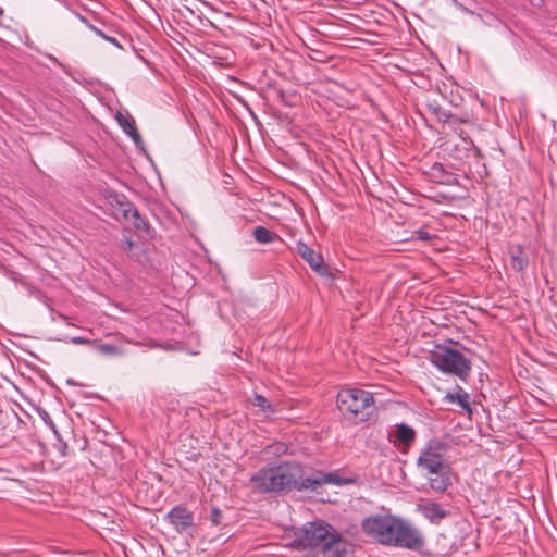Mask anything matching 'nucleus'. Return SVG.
<instances>
[{"mask_svg":"<svg viewBox=\"0 0 557 557\" xmlns=\"http://www.w3.org/2000/svg\"><path fill=\"white\" fill-rule=\"evenodd\" d=\"M362 532L374 542L392 547L420 550L425 545L421 531L393 515H374L361 522Z\"/></svg>","mask_w":557,"mask_h":557,"instance_id":"1","label":"nucleus"},{"mask_svg":"<svg viewBox=\"0 0 557 557\" xmlns=\"http://www.w3.org/2000/svg\"><path fill=\"white\" fill-rule=\"evenodd\" d=\"M293 546L297 549L320 547L323 557H345L348 553L347 540L323 520L305 523L295 533Z\"/></svg>","mask_w":557,"mask_h":557,"instance_id":"2","label":"nucleus"},{"mask_svg":"<svg viewBox=\"0 0 557 557\" xmlns=\"http://www.w3.org/2000/svg\"><path fill=\"white\" fill-rule=\"evenodd\" d=\"M302 475V466L297 461L260 468L250 476V486L258 494H281L293 491Z\"/></svg>","mask_w":557,"mask_h":557,"instance_id":"3","label":"nucleus"},{"mask_svg":"<svg viewBox=\"0 0 557 557\" xmlns=\"http://www.w3.org/2000/svg\"><path fill=\"white\" fill-rule=\"evenodd\" d=\"M336 403L343 417L354 423L369 421L375 411L372 393L360 388L339 391Z\"/></svg>","mask_w":557,"mask_h":557,"instance_id":"4","label":"nucleus"},{"mask_svg":"<svg viewBox=\"0 0 557 557\" xmlns=\"http://www.w3.org/2000/svg\"><path fill=\"white\" fill-rule=\"evenodd\" d=\"M429 360L441 372L457 376L463 382L471 374V361L462 352L449 345L436 344L429 352Z\"/></svg>","mask_w":557,"mask_h":557,"instance_id":"5","label":"nucleus"},{"mask_svg":"<svg viewBox=\"0 0 557 557\" xmlns=\"http://www.w3.org/2000/svg\"><path fill=\"white\" fill-rule=\"evenodd\" d=\"M448 445L440 440H430L420 453L417 466L425 472L445 473L449 462L445 456Z\"/></svg>","mask_w":557,"mask_h":557,"instance_id":"6","label":"nucleus"},{"mask_svg":"<svg viewBox=\"0 0 557 557\" xmlns=\"http://www.w3.org/2000/svg\"><path fill=\"white\" fill-rule=\"evenodd\" d=\"M428 110L435 115L437 122L443 124H448L449 127L454 131H458V125L460 124H471L472 123V114L470 112H460L453 113L443 109L437 102H429L426 104Z\"/></svg>","mask_w":557,"mask_h":557,"instance_id":"7","label":"nucleus"},{"mask_svg":"<svg viewBox=\"0 0 557 557\" xmlns=\"http://www.w3.org/2000/svg\"><path fill=\"white\" fill-rule=\"evenodd\" d=\"M297 253L321 276H329L327 265L324 263L321 253L315 252L306 243L298 240L296 244Z\"/></svg>","mask_w":557,"mask_h":557,"instance_id":"8","label":"nucleus"},{"mask_svg":"<svg viewBox=\"0 0 557 557\" xmlns=\"http://www.w3.org/2000/svg\"><path fill=\"white\" fill-rule=\"evenodd\" d=\"M165 520L178 533L187 532L194 525V515L184 505L173 507L165 516Z\"/></svg>","mask_w":557,"mask_h":557,"instance_id":"9","label":"nucleus"},{"mask_svg":"<svg viewBox=\"0 0 557 557\" xmlns=\"http://www.w3.org/2000/svg\"><path fill=\"white\" fill-rule=\"evenodd\" d=\"M418 510L433 524H440L450 515L449 510L444 509L440 504L432 500H424L419 504Z\"/></svg>","mask_w":557,"mask_h":557,"instance_id":"10","label":"nucleus"},{"mask_svg":"<svg viewBox=\"0 0 557 557\" xmlns=\"http://www.w3.org/2000/svg\"><path fill=\"white\" fill-rule=\"evenodd\" d=\"M508 253L510 257V265L517 272H524L529 264V255L524 247L521 245H510L508 247Z\"/></svg>","mask_w":557,"mask_h":557,"instance_id":"11","label":"nucleus"},{"mask_svg":"<svg viewBox=\"0 0 557 557\" xmlns=\"http://www.w3.org/2000/svg\"><path fill=\"white\" fill-rule=\"evenodd\" d=\"M115 119L123 132L138 145L141 141V136L136 127L135 120L128 113L123 114L122 112H117Z\"/></svg>","mask_w":557,"mask_h":557,"instance_id":"12","label":"nucleus"},{"mask_svg":"<svg viewBox=\"0 0 557 557\" xmlns=\"http://www.w3.org/2000/svg\"><path fill=\"white\" fill-rule=\"evenodd\" d=\"M429 476L430 487L437 492L444 493L451 484V467L447 466L445 473L442 475L438 472H426Z\"/></svg>","mask_w":557,"mask_h":557,"instance_id":"13","label":"nucleus"},{"mask_svg":"<svg viewBox=\"0 0 557 557\" xmlns=\"http://www.w3.org/2000/svg\"><path fill=\"white\" fill-rule=\"evenodd\" d=\"M324 485V482H322V472H317L312 476L304 478V474L300 479L297 480L295 483V486H293V490L296 491H312L318 492V490Z\"/></svg>","mask_w":557,"mask_h":557,"instance_id":"14","label":"nucleus"},{"mask_svg":"<svg viewBox=\"0 0 557 557\" xmlns=\"http://www.w3.org/2000/svg\"><path fill=\"white\" fill-rule=\"evenodd\" d=\"M444 400L448 403H457L465 411L472 413L470 395L459 385H456L455 393H447L444 396Z\"/></svg>","mask_w":557,"mask_h":557,"instance_id":"15","label":"nucleus"},{"mask_svg":"<svg viewBox=\"0 0 557 557\" xmlns=\"http://www.w3.org/2000/svg\"><path fill=\"white\" fill-rule=\"evenodd\" d=\"M431 175L444 185H457L458 178L451 172H448L442 163H434L431 168Z\"/></svg>","mask_w":557,"mask_h":557,"instance_id":"16","label":"nucleus"},{"mask_svg":"<svg viewBox=\"0 0 557 557\" xmlns=\"http://www.w3.org/2000/svg\"><path fill=\"white\" fill-rule=\"evenodd\" d=\"M416 431L413 428L409 426L406 423L396 424L395 438L404 445V447L409 448L416 440Z\"/></svg>","mask_w":557,"mask_h":557,"instance_id":"17","label":"nucleus"},{"mask_svg":"<svg viewBox=\"0 0 557 557\" xmlns=\"http://www.w3.org/2000/svg\"><path fill=\"white\" fill-rule=\"evenodd\" d=\"M322 482H324V485L330 484V485L343 486V485H349V484L357 483L358 478L357 476L344 478L339 474L338 471L327 472V473L322 472Z\"/></svg>","mask_w":557,"mask_h":557,"instance_id":"18","label":"nucleus"},{"mask_svg":"<svg viewBox=\"0 0 557 557\" xmlns=\"http://www.w3.org/2000/svg\"><path fill=\"white\" fill-rule=\"evenodd\" d=\"M252 234H253L255 239L261 244H270L278 237L275 233L269 231L264 226H257L253 230Z\"/></svg>","mask_w":557,"mask_h":557,"instance_id":"19","label":"nucleus"},{"mask_svg":"<svg viewBox=\"0 0 557 557\" xmlns=\"http://www.w3.org/2000/svg\"><path fill=\"white\" fill-rule=\"evenodd\" d=\"M109 205L112 209L121 211L123 208H129V200L124 195L116 193L110 194L108 197Z\"/></svg>","mask_w":557,"mask_h":557,"instance_id":"20","label":"nucleus"},{"mask_svg":"<svg viewBox=\"0 0 557 557\" xmlns=\"http://www.w3.org/2000/svg\"><path fill=\"white\" fill-rule=\"evenodd\" d=\"M131 220L133 221V226L137 231H141L146 234H150L151 226L148 223V221L140 215L138 209L134 210V214Z\"/></svg>","mask_w":557,"mask_h":557,"instance_id":"21","label":"nucleus"},{"mask_svg":"<svg viewBox=\"0 0 557 557\" xmlns=\"http://www.w3.org/2000/svg\"><path fill=\"white\" fill-rule=\"evenodd\" d=\"M251 404L253 406L261 408L263 411H271V412L274 411L270 401L264 396H262L260 394L253 395Z\"/></svg>","mask_w":557,"mask_h":557,"instance_id":"22","label":"nucleus"},{"mask_svg":"<svg viewBox=\"0 0 557 557\" xmlns=\"http://www.w3.org/2000/svg\"><path fill=\"white\" fill-rule=\"evenodd\" d=\"M123 251L127 252L131 257L139 258V253H134V248L137 247L136 243L131 237H123L120 244Z\"/></svg>","mask_w":557,"mask_h":557,"instance_id":"23","label":"nucleus"},{"mask_svg":"<svg viewBox=\"0 0 557 557\" xmlns=\"http://www.w3.org/2000/svg\"><path fill=\"white\" fill-rule=\"evenodd\" d=\"M97 350L101 355H107V356L120 355L121 354V350H120V348L116 345L107 344V343L106 344H99L97 346Z\"/></svg>","mask_w":557,"mask_h":557,"instance_id":"24","label":"nucleus"},{"mask_svg":"<svg viewBox=\"0 0 557 557\" xmlns=\"http://www.w3.org/2000/svg\"><path fill=\"white\" fill-rule=\"evenodd\" d=\"M211 523L215 527H219L223 523V512L216 506L212 507L210 515Z\"/></svg>","mask_w":557,"mask_h":557,"instance_id":"25","label":"nucleus"},{"mask_svg":"<svg viewBox=\"0 0 557 557\" xmlns=\"http://www.w3.org/2000/svg\"><path fill=\"white\" fill-rule=\"evenodd\" d=\"M90 29H92L99 37L103 38L104 40L113 44L114 46H116L117 48L122 49V45L117 41L116 38L114 37H111V36H108L107 34H104L101 29L97 28L96 26L94 25H89Z\"/></svg>","mask_w":557,"mask_h":557,"instance_id":"26","label":"nucleus"},{"mask_svg":"<svg viewBox=\"0 0 557 557\" xmlns=\"http://www.w3.org/2000/svg\"><path fill=\"white\" fill-rule=\"evenodd\" d=\"M432 235L426 232L424 228H419L413 232L412 238L422 240V242H430L432 239Z\"/></svg>","mask_w":557,"mask_h":557,"instance_id":"27","label":"nucleus"},{"mask_svg":"<svg viewBox=\"0 0 557 557\" xmlns=\"http://www.w3.org/2000/svg\"><path fill=\"white\" fill-rule=\"evenodd\" d=\"M137 208L135 207V205L129 201V208H123L120 213L122 214V216L124 218V220L128 221L132 219L133 214H134V210H136Z\"/></svg>","mask_w":557,"mask_h":557,"instance_id":"28","label":"nucleus"},{"mask_svg":"<svg viewBox=\"0 0 557 557\" xmlns=\"http://www.w3.org/2000/svg\"><path fill=\"white\" fill-rule=\"evenodd\" d=\"M66 343H72V344H76V345H81V344H90L91 342L85 337H81V336H73V337H70L69 339H65Z\"/></svg>","mask_w":557,"mask_h":557,"instance_id":"29","label":"nucleus"},{"mask_svg":"<svg viewBox=\"0 0 557 557\" xmlns=\"http://www.w3.org/2000/svg\"><path fill=\"white\" fill-rule=\"evenodd\" d=\"M41 417H42L44 421L46 422V424H48L53 430V432L57 434L55 425H54L52 419L50 418V416L47 412H44V414H41Z\"/></svg>","mask_w":557,"mask_h":557,"instance_id":"30","label":"nucleus"},{"mask_svg":"<svg viewBox=\"0 0 557 557\" xmlns=\"http://www.w3.org/2000/svg\"><path fill=\"white\" fill-rule=\"evenodd\" d=\"M274 447V454H284L287 450V446L283 443H278L273 446Z\"/></svg>","mask_w":557,"mask_h":557,"instance_id":"31","label":"nucleus"},{"mask_svg":"<svg viewBox=\"0 0 557 557\" xmlns=\"http://www.w3.org/2000/svg\"><path fill=\"white\" fill-rule=\"evenodd\" d=\"M451 2H453V4H455L460 10L469 12L468 9L463 4H461L458 0H451Z\"/></svg>","mask_w":557,"mask_h":557,"instance_id":"32","label":"nucleus"},{"mask_svg":"<svg viewBox=\"0 0 557 557\" xmlns=\"http://www.w3.org/2000/svg\"><path fill=\"white\" fill-rule=\"evenodd\" d=\"M459 137L462 139V140H467V134H465V132L460 131L459 133Z\"/></svg>","mask_w":557,"mask_h":557,"instance_id":"33","label":"nucleus"},{"mask_svg":"<svg viewBox=\"0 0 557 557\" xmlns=\"http://www.w3.org/2000/svg\"><path fill=\"white\" fill-rule=\"evenodd\" d=\"M62 445V454L65 455V449L67 448L66 444L65 443H61Z\"/></svg>","mask_w":557,"mask_h":557,"instance_id":"34","label":"nucleus"},{"mask_svg":"<svg viewBox=\"0 0 557 557\" xmlns=\"http://www.w3.org/2000/svg\"><path fill=\"white\" fill-rule=\"evenodd\" d=\"M278 95H280V97L283 99V98H284V95H285L284 90H280V91H278Z\"/></svg>","mask_w":557,"mask_h":557,"instance_id":"35","label":"nucleus"},{"mask_svg":"<svg viewBox=\"0 0 557 557\" xmlns=\"http://www.w3.org/2000/svg\"><path fill=\"white\" fill-rule=\"evenodd\" d=\"M4 15V10L0 7V17Z\"/></svg>","mask_w":557,"mask_h":557,"instance_id":"36","label":"nucleus"}]
</instances>
